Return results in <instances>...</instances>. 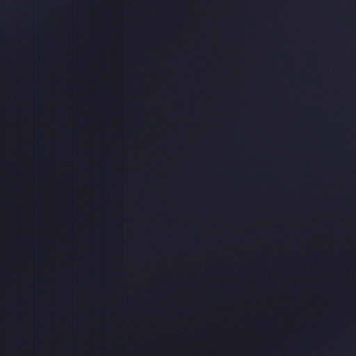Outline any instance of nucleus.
<instances>
[{"instance_id":"nucleus-1","label":"nucleus","mask_w":356,"mask_h":356,"mask_svg":"<svg viewBox=\"0 0 356 356\" xmlns=\"http://www.w3.org/2000/svg\"><path fill=\"white\" fill-rule=\"evenodd\" d=\"M85 25H259L261 30V132H266V26L268 24H85Z\"/></svg>"},{"instance_id":"nucleus-2","label":"nucleus","mask_w":356,"mask_h":356,"mask_svg":"<svg viewBox=\"0 0 356 356\" xmlns=\"http://www.w3.org/2000/svg\"><path fill=\"white\" fill-rule=\"evenodd\" d=\"M268 22H356V21H275L270 10V0H268Z\"/></svg>"},{"instance_id":"nucleus-3","label":"nucleus","mask_w":356,"mask_h":356,"mask_svg":"<svg viewBox=\"0 0 356 356\" xmlns=\"http://www.w3.org/2000/svg\"><path fill=\"white\" fill-rule=\"evenodd\" d=\"M312 24H268V37L270 36V32L276 25H312ZM314 25H323V24H313ZM331 25V24H328ZM332 25H356V24H332Z\"/></svg>"},{"instance_id":"nucleus-4","label":"nucleus","mask_w":356,"mask_h":356,"mask_svg":"<svg viewBox=\"0 0 356 356\" xmlns=\"http://www.w3.org/2000/svg\"><path fill=\"white\" fill-rule=\"evenodd\" d=\"M255 0H238L236 3V6L241 10H247L251 8Z\"/></svg>"},{"instance_id":"nucleus-5","label":"nucleus","mask_w":356,"mask_h":356,"mask_svg":"<svg viewBox=\"0 0 356 356\" xmlns=\"http://www.w3.org/2000/svg\"><path fill=\"white\" fill-rule=\"evenodd\" d=\"M29 6H30V7H31V8H33V9H35V7H36V5H35V3L34 2H33V3H29Z\"/></svg>"},{"instance_id":"nucleus-6","label":"nucleus","mask_w":356,"mask_h":356,"mask_svg":"<svg viewBox=\"0 0 356 356\" xmlns=\"http://www.w3.org/2000/svg\"><path fill=\"white\" fill-rule=\"evenodd\" d=\"M268 108H270V106H268Z\"/></svg>"},{"instance_id":"nucleus-7","label":"nucleus","mask_w":356,"mask_h":356,"mask_svg":"<svg viewBox=\"0 0 356 356\" xmlns=\"http://www.w3.org/2000/svg\"><path fill=\"white\" fill-rule=\"evenodd\" d=\"M268 207H270V204H268Z\"/></svg>"},{"instance_id":"nucleus-8","label":"nucleus","mask_w":356,"mask_h":356,"mask_svg":"<svg viewBox=\"0 0 356 356\" xmlns=\"http://www.w3.org/2000/svg\"><path fill=\"white\" fill-rule=\"evenodd\" d=\"M268 277L270 278V275H268Z\"/></svg>"},{"instance_id":"nucleus-9","label":"nucleus","mask_w":356,"mask_h":356,"mask_svg":"<svg viewBox=\"0 0 356 356\" xmlns=\"http://www.w3.org/2000/svg\"><path fill=\"white\" fill-rule=\"evenodd\" d=\"M268 291L270 292V289H268Z\"/></svg>"},{"instance_id":"nucleus-10","label":"nucleus","mask_w":356,"mask_h":356,"mask_svg":"<svg viewBox=\"0 0 356 356\" xmlns=\"http://www.w3.org/2000/svg\"><path fill=\"white\" fill-rule=\"evenodd\" d=\"M268 131H270V129H268Z\"/></svg>"},{"instance_id":"nucleus-11","label":"nucleus","mask_w":356,"mask_h":356,"mask_svg":"<svg viewBox=\"0 0 356 356\" xmlns=\"http://www.w3.org/2000/svg\"><path fill=\"white\" fill-rule=\"evenodd\" d=\"M268 179H270V176H268Z\"/></svg>"},{"instance_id":"nucleus-12","label":"nucleus","mask_w":356,"mask_h":356,"mask_svg":"<svg viewBox=\"0 0 356 356\" xmlns=\"http://www.w3.org/2000/svg\"><path fill=\"white\" fill-rule=\"evenodd\" d=\"M268 237H270V234H268Z\"/></svg>"},{"instance_id":"nucleus-13","label":"nucleus","mask_w":356,"mask_h":356,"mask_svg":"<svg viewBox=\"0 0 356 356\" xmlns=\"http://www.w3.org/2000/svg\"><path fill=\"white\" fill-rule=\"evenodd\" d=\"M268 255H270V252H268Z\"/></svg>"},{"instance_id":"nucleus-14","label":"nucleus","mask_w":356,"mask_h":356,"mask_svg":"<svg viewBox=\"0 0 356 356\" xmlns=\"http://www.w3.org/2000/svg\"><path fill=\"white\" fill-rule=\"evenodd\" d=\"M268 260H270V257H268Z\"/></svg>"}]
</instances>
